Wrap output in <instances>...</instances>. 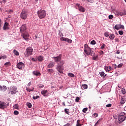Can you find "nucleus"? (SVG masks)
<instances>
[{
    "mask_svg": "<svg viewBox=\"0 0 126 126\" xmlns=\"http://www.w3.org/2000/svg\"><path fill=\"white\" fill-rule=\"evenodd\" d=\"M40 98V96L39 95H37L36 96H33V99L34 100H36V99H39Z\"/></svg>",
    "mask_w": 126,
    "mask_h": 126,
    "instance_id": "39",
    "label": "nucleus"
},
{
    "mask_svg": "<svg viewBox=\"0 0 126 126\" xmlns=\"http://www.w3.org/2000/svg\"><path fill=\"white\" fill-rule=\"evenodd\" d=\"M125 112H121V113L119 114V117H125Z\"/></svg>",
    "mask_w": 126,
    "mask_h": 126,
    "instance_id": "37",
    "label": "nucleus"
},
{
    "mask_svg": "<svg viewBox=\"0 0 126 126\" xmlns=\"http://www.w3.org/2000/svg\"><path fill=\"white\" fill-rule=\"evenodd\" d=\"M79 122H80V121L79 120H77L76 126H82V125H81L80 123H79Z\"/></svg>",
    "mask_w": 126,
    "mask_h": 126,
    "instance_id": "33",
    "label": "nucleus"
},
{
    "mask_svg": "<svg viewBox=\"0 0 126 126\" xmlns=\"http://www.w3.org/2000/svg\"><path fill=\"white\" fill-rule=\"evenodd\" d=\"M27 106H28V108H29L30 109L32 108V104L29 102L27 103Z\"/></svg>",
    "mask_w": 126,
    "mask_h": 126,
    "instance_id": "30",
    "label": "nucleus"
},
{
    "mask_svg": "<svg viewBox=\"0 0 126 126\" xmlns=\"http://www.w3.org/2000/svg\"><path fill=\"white\" fill-rule=\"evenodd\" d=\"M9 106V103H5L4 102L0 101V109L3 110V109H5L7 108Z\"/></svg>",
    "mask_w": 126,
    "mask_h": 126,
    "instance_id": "6",
    "label": "nucleus"
},
{
    "mask_svg": "<svg viewBox=\"0 0 126 126\" xmlns=\"http://www.w3.org/2000/svg\"><path fill=\"white\" fill-rule=\"evenodd\" d=\"M3 29L4 30H8L9 28H8V23L5 22L4 26L3 27Z\"/></svg>",
    "mask_w": 126,
    "mask_h": 126,
    "instance_id": "19",
    "label": "nucleus"
},
{
    "mask_svg": "<svg viewBox=\"0 0 126 126\" xmlns=\"http://www.w3.org/2000/svg\"><path fill=\"white\" fill-rule=\"evenodd\" d=\"M94 118H97V117H98V114H97V113H94Z\"/></svg>",
    "mask_w": 126,
    "mask_h": 126,
    "instance_id": "53",
    "label": "nucleus"
},
{
    "mask_svg": "<svg viewBox=\"0 0 126 126\" xmlns=\"http://www.w3.org/2000/svg\"><path fill=\"white\" fill-rule=\"evenodd\" d=\"M38 60L40 62H42V61L43 60V57L42 56H39L38 58Z\"/></svg>",
    "mask_w": 126,
    "mask_h": 126,
    "instance_id": "34",
    "label": "nucleus"
},
{
    "mask_svg": "<svg viewBox=\"0 0 126 126\" xmlns=\"http://www.w3.org/2000/svg\"><path fill=\"white\" fill-rule=\"evenodd\" d=\"M120 51L118 50L116 52V54H117L118 55H120Z\"/></svg>",
    "mask_w": 126,
    "mask_h": 126,
    "instance_id": "59",
    "label": "nucleus"
},
{
    "mask_svg": "<svg viewBox=\"0 0 126 126\" xmlns=\"http://www.w3.org/2000/svg\"><path fill=\"white\" fill-rule=\"evenodd\" d=\"M123 65L124 64L123 63H121L120 64L118 65L117 67H118V68H121V67H123Z\"/></svg>",
    "mask_w": 126,
    "mask_h": 126,
    "instance_id": "36",
    "label": "nucleus"
},
{
    "mask_svg": "<svg viewBox=\"0 0 126 126\" xmlns=\"http://www.w3.org/2000/svg\"><path fill=\"white\" fill-rule=\"evenodd\" d=\"M99 122H100L99 120H98V121H97V122L95 123V124L94 126H97V124H99Z\"/></svg>",
    "mask_w": 126,
    "mask_h": 126,
    "instance_id": "62",
    "label": "nucleus"
},
{
    "mask_svg": "<svg viewBox=\"0 0 126 126\" xmlns=\"http://www.w3.org/2000/svg\"><path fill=\"white\" fill-rule=\"evenodd\" d=\"M84 52L87 56H92L93 51L91 50V48L88 46L87 44L84 45Z\"/></svg>",
    "mask_w": 126,
    "mask_h": 126,
    "instance_id": "2",
    "label": "nucleus"
},
{
    "mask_svg": "<svg viewBox=\"0 0 126 126\" xmlns=\"http://www.w3.org/2000/svg\"><path fill=\"white\" fill-rule=\"evenodd\" d=\"M64 112L67 115H69V110H68L67 108L64 109Z\"/></svg>",
    "mask_w": 126,
    "mask_h": 126,
    "instance_id": "31",
    "label": "nucleus"
},
{
    "mask_svg": "<svg viewBox=\"0 0 126 126\" xmlns=\"http://www.w3.org/2000/svg\"><path fill=\"white\" fill-rule=\"evenodd\" d=\"M26 29H27L26 25H23L20 28V31L21 33H23L24 32H25Z\"/></svg>",
    "mask_w": 126,
    "mask_h": 126,
    "instance_id": "10",
    "label": "nucleus"
},
{
    "mask_svg": "<svg viewBox=\"0 0 126 126\" xmlns=\"http://www.w3.org/2000/svg\"><path fill=\"white\" fill-rule=\"evenodd\" d=\"M1 59H3V60H4V59H6V56H3L1 57Z\"/></svg>",
    "mask_w": 126,
    "mask_h": 126,
    "instance_id": "57",
    "label": "nucleus"
},
{
    "mask_svg": "<svg viewBox=\"0 0 126 126\" xmlns=\"http://www.w3.org/2000/svg\"><path fill=\"white\" fill-rule=\"evenodd\" d=\"M59 35L60 36V37H63V34L61 32H59Z\"/></svg>",
    "mask_w": 126,
    "mask_h": 126,
    "instance_id": "50",
    "label": "nucleus"
},
{
    "mask_svg": "<svg viewBox=\"0 0 126 126\" xmlns=\"http://www.w3.org/2000/svg\"><path fill=\"white\" fill-rule=\"evenodd\" d=\"M25 67V64H24V63L22 62H19L17 64V68H19V69H22Z\"/></svg>",
    "mask_w": 126,
    "mask_h": 126,
    "instance_id": "8",
    "label": "nucleus"
},
{
    "mask_svg": "<svg viewBox=\"0 0 126 126\" xmlns=\"http://www.w3.org/2000/svg\"><path fill=\"white\" fill-rule=\"evenodd\" d=\"M37 14L40 19H43V18H45V17H46V11L44 10H39L37 12Z\"/></svg>",
    "mask_w": 126,
    "mask_h": 126,
    "instance_id": "3",
    "label": "nucleus"
},
{
    "mask_svg": "<svg viewBox=\"0 0 126 126\" xmlns=\"http://www.w3.org/2000/svg\"><path fill=\"white\" fill-rule=\"evenodd\" d=\"M80 99V98L79 97L77 96L76 98L75 99V101L77 102V103H78L79 102V100Z\"/></svg>",
    "mask_w": 126,
    "mask_h": 126,
    "instance_id": "45",
    "label": "nucleus"
},
{
    "mask_svg": "<svg viewBox=\"0 0 126 126\" xmlns=\"http://www.w3.org/2000/svg\"><path fill=\"white\" fill-rule=\"evenodd\" d=\"M2 26V22L1 21V19L0 20V30H1V27Z\"/></svg>",
    "mask_w": 126,
    "mask_h": 126,
    "instance_id": "44",
    "label": "nucleus"
},
{
    "mask_svg": "<svg viewBox=\"0 0 126 126\" xmlns=\"http://www.w3.org/2000/svg\"><path fill=\"white\" fill-rule=\"evenodd\" d=\"M39 88H43V87H44V85H39Z\"/></svg>",
    "mask_w": 126,
    "mask_h": 126,
    "instance_id": "58",
    "label": "nucleus"
},
{
    "mask_svg": "<svg viewBox=\"0 0 126 126\" xmlns=\"http://www.w3.org/2000/svg\"><path fill=\"white\" fill-rule=\"evenodd\" d=\"M126 116H119L118 118L119 124H121V123H123V122H124L126 120Z\"/></svg>",
    "mask_w": 126,
    "mask_h": 126,
    "instance_id": "14",
    "label": "nucleus"
},
{
    "mask_svg": "<svg viewBox=\"0 0 126 126\" xmlns=\"http://www.w3.org/2000/svg\"><path fill=\"white\" fill-rule=\"evenodd\" d=\"M26 90L28 91V92H31V91H34V88L32 87L31 89L29 87H26Z\"/></svg>",
    "mask_w": 126,
    "mask_h": 126,
    "instance_id": "24",
    "label": "nucleus"
},
{
    "mask_svg": "<svg viewBox=\"0 0 126 126\" xmlns=\"http://www.w3.org/2000/svg\"><path fill=\"white\" fill-rule=\"evenodd\" d=\"M27 16H28V12L26 10H23L20 14L21 18L25 20L27 18Z\"/></svg>",
    "mask_w": 126,
    "mask_h": 126,
    "instance_id": "4",
    "label": "nucleus"
},
{
    "mask_svg": "<svg viewBox=\"0 0 126 126\" xmlns=\"http://www.w3.org/2000/svg\"><path fill=\"white\" fill-rule=\"evenodd\" d=\"M32 74L33 75H35L36 76H40V75H41V73L37 71H33L32 72Z\"/></svg>",
    "mask_w": 126,
    "mask_h": 126,
    "instance_id": "20",
    "label": "nucleus"
},
{
    "mask_svg": "<svg viewBox=\"0 0 126 126\" xmlns=\"http://www.w3.org/2000/svg\"><path fill=\"white\" fill-rule=\"evenodd\" d=\"M115 29L116 30H119V29H125V27L124 25H122L121 24L119 25H116L114 27Z\"/></svg>",
    "mask_w": 126,
    "mask_h": 126,
    "instance_id": "11",
    "label": "nucleus"
},
{
    "mask_svg": "<svg viewBox=\"0 0 126 126\" xmlns=\"http://www.w3.org/2000/svg\"><path fill=\"white\" fill-rule=\"evenodd\" d=\"M125 103H126V99H125V98H121L120 104L124 105V104H125Z\"/></svg>",
    "mask_w": 126,
    "mask_h": 126,
    "instance_id": "25",
    "label": "nucleus"
},
{
    "mask_svg": "<svg viewBox=\"0 0 126 126\" xmlns=\"http://www.w3.org/2000/svg\"><path fill=\"white\" fill-rule=\"evenodd\" d=\"M7 12H9V13H11L13 12V11L12 10H7Z\"/></svg>",
    "mask_w": 126,
    "mask_h": 126,
    "instance_id": "51",
    "label": "nucleus"
},
{
    "mask_svg": "<svg viewBox=\"0 0 126 126\" xmlns=\"http://www.w3.org/2000/svg\"><path fill=\"white\" fill-rule=\"evenodd\" d=\"M91 45H95L96 44V41L95 40H93L91 42Z\"/></svg>",
    "mask_w": 126,
    "mask_h": 126,
    "instance_id": "42",
    "label": "nucleus"
},
{
    "mask_svg": "<svg viewBox=\"0 0 126 126\" xmlns=\"http://www.w3.org/2000/svg\"><path fill=\"white\" fill-rule=\"evenodd\" d=\"M87 110H88V108H85L83 109V113H86L87 112Z\"/></svg>",
    "mask_w": 126,
    "mask_h": 126,
    "instance_id": "41",
    "label": "nucleus"
},
{
    "mask_svg": "<svg viewBox=\"0 0 126 126\" xmlns=\"http://www.w3.org/2000/svg\"><path fill=\"white\" fill-rule=\"evenodd\" d=\"M55 66V63L54 62H51L48 65L47 67L48 68H52V67H54Z\"/></svg>",
    "mask_w": 126,
    "mask_h": 126,
    "instance_id": "21",
    "label": "nucleus"
},
{
    "mask_svg": "<svg viewBox=\"0 0 126 126\" xmlns=\"http://www.w3.org/2000/svg\"><path fill=\"white\" fill-rule=\"evenodd\" d=\"M99 74L101 77L104 76V75H105V72H104L103 71L100 72H99Z\"/></svg>",
    "mask_w": 126,
    "mask_h": 126,
    "instance_id": "38",
    "label": "nucleus"
},
{
    "mask_svg": "<svg viewBox=\"0 0 126 126\" xmlns=\"http://www.w3.org/2000/svg\"><path fill=\"white\" fill-rule=\"evenodd\" d=\"M106 48V44L105 43H103L102 45H101V49L102 50H103V49H105Z\"/></svg>",
    "mask_w": 126,
    "mask_h": 126,
    "instance_id": "35",
    "label": "nucleus"
},
{
    "mask_svg": "<svg viewBox=\"0 0 126 126\" xmlns=\"http://www.w3.org/2000/svg\"><path fill=\"white\" fill-rule=\"evenodd\" d=\"M61 40H62V41H65L66 42H67L69 44H71V43H72V40L68 39L67 38L62 37L61 38Z\"/></svg>",
    "mask_w": 126,
    "mask_h": 126,
    "instance_id": "13",
    "label": "nucleus"
},
{
    "mask_svg": "<svg viewBox=\"0 0 126 126\" xmlns=\"http://www.w3.org/2000/svg\"><path fill=\"white\" fill-rule=\"evenodd\" d=\"M13 53L15 56H19V52H18V51L14 50Z\"/></svg>",
    "mask_w": 126,
    "mask_h": 126,
    "instance_id": "29",
    "label": "nucleus"
},
{
    "mask_svg": "<svg viewBox=\"0 0 126 126\" xmlns=\"http://www.w3.org/2000/svg\"><path fill=\"white\" fill-rule=\"evenodd\" d=\"M63 126H70V124H69V123H67L66 124H65V125H64Z\"/></svg>",
    "mask_w": 126,
    "mask_h": 126,
    "instance_id": "56",
    "label": "nucleus"
},
{
    "mask_svg": "<svg viewBox=\"0 0 126 126\" xmlns=\"http://www.w3.org/2000/svg\"><path fill=\"white\" fill-rule=\"evenodd\" d=\"M64 63V61H61L56 66V69L59 71V72H60V73H63V70L64 69V68L63 67V64Z\"/></svg>",
    "mask_w": 126,
    "mask_h": 126,
    "instance_id": "1",
    "label": "nucleus"
},
{
    "mask_svg": "<svg viewBox=\"0 0 126 126\" xmlns=\"http://www.w3.org/2000/svg\"><path fill=\"white\" fill-rule=\"evenodd\" d=\"M34 39H36L37 38H38V37L37 36V35H35L34 37H33Z\"/></svg>",
    "mask_w": 126,
    "mask_h": 126,
    "instance_id": "63",
    "label": "nucleus"
},
{
    "mask_svg": "<svg viewBox=\"0 0 126 126\" xmlns=\"http://www.w3.org/2000/svg\"><path fill=\"white\" fill-rule=\"evenodd\" d=\"M88 1H89V2H91V3H92V2H94V0H87Z\"/></svg>",
    "mask_w": 126,
    "mask_h": 126,
    "instance_id": "55",
    "label": "nucleus"
},
{
    "mask_svg": "<svg viewBox=\"0 0 126 126\" xmlns=\"http://www.w3.org/2000/svg\"><path fill=\"white\" fill-rule=\"evenodd\" d=\"M113 118H114L115 119H117V115L116 114L113 115Z\"/></svg>",
    "mask_w": 126,
    "mask_h": 126,
    "instance_id": "60",
    "label": "nucleus"
},
{
    "mask_svg": "<svg viewBox=\"0 0 126 126\" xmlns=\"http://www.w3.org/2000/svg\"><path fill=\"white\" fill-rule=\"evenodd\" d=\"M7 89V88H6V86H3L1 87V86H0V91H2V92H5Z\"/></svg>",
    "mask_w": 126,
    "mask_h": 126,
    "instance_id": "17",
    "label": "nucleus"
},
{
    "mask_svg": "<svg viewBox=\"0 0 126 126\" xmlns=\"http://www.w3.org/2000/svg\"><path fill=\"white\" fill-rule=\"evenodd\" d=\"M104 35L105 37H109L110 35H109V32H105Z\"/></svg>",
    "mask_w": 126,
    "mask_h": 126,
    "instance_id": "47",
    "label": "nucleus"
},
{
    "mask_svg": "<svg viewBox=\"0 0 126 126\" xmlns=\"http://www.w3.org/2000/svg\"><path fill=\"white\" fill-rule=\"evenodd\" d=\"M47 93H48L47 90H44L41 91V94H42V95H43V96L44 97H45V96H46V94Z\"/></svg>",
    "mask_w": 126,
    "mask_h": 126,
    "instance_id": "23",
    "label": "nucleus"
},
{
    "mask_svg": "<svg viewBox=\"0 0 126 126\" xmlns=\"http://www.w3.org/2000/svg\"><path fill=\"white\" fill-rule=\"evenodd\" d=\"M108 18L109 19H113V18H114V16L113 15H110L108 16Z\"/></svg>",
    "mask_w": 126,
    "mask_h": 126,
    "instance_id": "43",
    "label": "nucleus"
},
{
    "mask_svg": "<svg viewBox=\"0 0 126 126\" xmlns=\"http://www.w3.org/2000/svg\"><path fill=\"white\" fill-rule=\"evenodd\" d=\"M104 69L106 70V72H109V71H111L112 70V67L108 66H104Z\"/></svg>",
    "mask_w": 126,
    "mask_h": 126,
    "instance_id": "18",
    "label": "nucleus"
},
{
    "mask_svg": "<svg viewBox=\"0 0 126 126\" xmlns=\"http://www.w3.org/2000/svg\"><path fill=\"white\" fill-rule=\"evenodd\" d=\"M103 78H106V76H107V74H105L104 76H103Z\"/></svg>",
    "mask_w": 126,
    "mask_h": 126,
    "instance_id": "64",
    "label": "nucleus"
},
{
    "mask_svg": "<svg viewBox=\"0 0 126 126\" xmlns=\"http://www.w3.org/2000/svg\"><path fill=\"white\" fill-rule=\"evenodd\" d=\"M14 108L15 109H18V108H19L18 104H15V105L14 106Z\"/></svg>",
    "mask_w": 126,
    "mask_h": 126,
    "instance_id": "49",
    "label": "nucleus"
},
{
    "mask_svg": "<svg viewBox=\"0 0 126 126\" xmlns=\"http://www.w3.org/2000/svg\"><path fill=\"white\" fill-rule=\"evenodd\" d=\"M53 59H54V61L56 63H59V62H61L62 60V55H60L59 56L53 58Z\"/></svg>",
    "mask_w": 126,
    "mask_h": 126,
    "instance_id": "12",
    "label": "nucleus"
},
{
    "mask_svg": "<svg viewBox=\"0 0 126 126\" xmlns=\"http://www.w3.org/2000/svg\"><path fill=\"white\" fill-rule=\"evenodd\" d=\"M33 54V48L31 47H28L26 49V51L25 53V56L27 58L31 56Z\"/></svg>",
    "mask_w": 126,
    "mask_h": 126,
    "instance_id": "5",
    "label": "nucleus"
},
{
    "mask_svg": "<svg viewBox=\"0 0 126 126\" xmlns=\"http://www.w3.org/2000/svg\"><path fill=\"white\" fill-rule=\"evenodd\" d=\"M82 87L84 89H87V88H88V85L87 84H83L82 85Z\"/></svg>",
    "mask_w": 126,
    "mask_h": 126,
    "instance_id": "32",
    "label": "nucleus"
},
{
    "mask_svg": "<svg viewBox=\"0 0 126 126\" xmlns=\"http://www.w3.org/2000/svg\"><path fill=\"white\" fill-rule=\"evenodd\" d=\"M14 115H17L19 114V112H18V111H15L14 112Z\"/></svg>",
    "mask_w": 126,
    "mask_h": 126,
    "instance_id": "48",
    "label": "nucleus"
},
{
    "mask_svg": "<svg viewBox=\"0 0 126 126\" xmlns=\"http://www.w3.org/2000/svg\"><path fill=\"white\" fill-rule=\"evenodd\" d=\"M16 90H17V89H16V87H13L12 88H11V94H15L16 93Z\"/></svg>",
    "mask_w": 126,
    "mask_h": 126,
    "instance_id": "16",
    "label": "nucleus"
},
{
    "mask_svg": "<svg viewBox=\"0 0 126 126\" xmlns=\"http://www.w3.org/2000/svg\"><path fill=\"white\" fill-rule=\"evenodd\" d=\"M118 33L120 35H123L124 34V32L123 31H119Z\"/></svg>",
    "mask_w": 126,
    "mask_h": 126,
    "instance_id": "46",
    "label": "nucleus"
},
{
    "mask_svg": "<svg viewBox=\"0 0 126 126\" xmlns=\"http://www.w3.org/2000/svg\"><path fill=\"white\" fill-rule=\"evenodd\" d=\"M115 37H116V36H115V34L113 33L109 34V38L110 40H114Z\"/></svg>",
    "mask_w": 126,
    "mask_h": 126,
    "instance_id": "22",
    "label": "nucleus"
},
{
    "mask_svg": "<svg viewBox=\"0 0 126 126\" xmlns=\"http://www.w3.org/2000/svg\"><path fill=\"white\" fill-rule=\"evenodd\" d=\"M97 58H98V57H93V59L94 60V61H96V60H97Z\"/></svg>",
    "mask_w": 126,
    "mask_h": 126,
    "instance_id": "54",
    "label": "nucleus"
},
{
    "mask_svg": "<svg viewBox=\"0 0 126 126\" xmlns=\"http://www.w3.org/2000/svg\"><path fill=\"white\" fill-rule=\"evenodd\" d=\"M106 107H107L108 108H110V107H112V104H111L110 103L107 104L106 105Z\"/></svg>",
    "mask_w": 126,
    "mask_h": 126,
    "instance_id": "52",
    "label": "nucleus"
},
{
    "mask_svg": "<svg viewBox=\"0 0 126 126\" xmlns=\"http://www.w3.org/2000/svg\"><path fill=\"white\" fill-rule=\"evenodd\" d=\"M22 34H23V38L24 40H26V41H28V40H29V34H28V32H23Z\"/></svg>",
    "mask_w": 126,
    "mask_h": 126,
    "instance_id": "9",
    "label": "nucleus"
},
{
    "mask_svg": "<svg viewBox=\"0 0 126 126\" xmlns=\"http://www.w3.org/2000/svg\"><path fill=\"white\" fill-rule=\"evenodd\" d=\"M76 6L78 9H79V11L81 12H84L85 11V9L83 7L80 6V4L76 3Z\"/></svg>",
    "mask_w": 126,
    "mask_h": 126,
    "instance_id": "7",
    "label": "nucleus"
},
{
    "mask_svg": "<svg viewBox=\"0 0 126 126\" xmlns=\"http://www.w3.org/2000/svg\"><path fill=\"white\" fill-rule=\"evenodd\" d=\"M11 64L10 63V62L5 63H4V65L6 66V67H7V66H9V65H10Z\"/></svg>",
    "mask_w": 126,
    "mask_h": 126,
    "instance_id": "28",
    "label": "nucleus"
},
{
    "mask_svg": "<svg viewBox=\"0 0 126 126\" xmlns=\"http://www.w3.org/2000/svg\"><path fill=\"white\" fill-rule=\"evenodd\" d=\"M31 85V82H29L28 84V87H29Z\"/></svg>",
    "mask_w": 126,
    "mask_h": 126,
    "instance_id": "61",
    "label": "nucleus"
},
{
    "mask_svg": "<svg viewBox=\"0 0 126 126\" xmlns=\"http://www.w3.org/2000/svg\"><path fill=\"white\" fill-rule=\"evenodd\" d=\"M116 12L117 15H120V16L126 15V10H124V11H123V12H119V11H116Z\"/></svg>",
    "mask_w": 126,
    "mask_h": 126,
    "instance_id": "15",
    "label": "nucleus"
},
{
    "mask_svg": "<svg viewBox=\"0 0 126 126\" xmlns=\"http://www.w3.org/2000/svg\"><path fill=\"white\" fill-rule=\"evenodd\" d=\"M47 72L50 74H52V73H54V70L53 69H47Z\"/></svg>",
    "mask_w": 126,
    "mask_h": 126,
    "instance_id": "26",
    "label": "nucleus"
},
{
    "mask_svg": "<svg viewBox=\"0 0 126 126\" xmlns=\"http://www.w3.org/2000/svg\"><path fill=\"white\" fill-rule=\"evenodd\" d=\"M68 76H69V77H75L74 74H73V73H68Z\"/></svg>",
    "mask_w": 126,
    "mask_h": 126,
    "instance_id": "27",
    "label": "nucleus"
},
{
    "mask_svg": "<svg viewBox=\"0 0 126 126\" xmlns=\"http://www.w3.org/2000/svg\"><path fill=\"white\" fill-rule=\"evenodd\" d=\"M121 92H122V93H123L124 94V95H125V94H126V89H122L121 90Z\"/></svg>",
    "mask_w": 126,
    "mask_h": 126,
    "instance_id": "40",
    "label": "nucleus"
}]
</instances>
